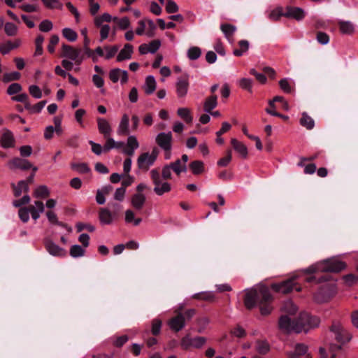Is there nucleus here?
<instances>
[{"label": "nucleus", "mask_w": 358, "mask_h": 358, "mask_svg": "<svg viewBox=\"0 0 358 358\" xmlns=\"http://www.w3.org/2000/svg\"><path fill=\"white\" fill-rule=\"evenodd\" d=\"M13 189L14 195L15 196H19L23 192H27L29 191L28 182L25 180H20L17 185H13Z\"/></svg>", "instance_id": "37"}, {"label": "nucleus", "mask_w": 358, "mask_h": 358, "mask_svg": "<svg viewBox=\"0 0 358 358\" xmlns=\"http://www.w3.org/2000/svg\"><path fill=\"white\" fill-rule=\"evenodd\" d=\"M158 156V151L157 149H153L151 153L143 152L141 154L137 159V165L139 169L143 171H148L152 166Z\"/></svg>", "instance_id": "6"}, {"label": "nucleus", "mask_w": 358, "mask_h": 358, "mask_svg": "<svg viewBox=\"0 0 358 358\" xmlns=\"http://www.w3.org/2000/svg\"><path fill=\"white\" fill-rule=\"evenodd\" d=\"M294 352L296 353L300 356L304 355L306 358H311L310 355L308 353V347L304 344H296Z\"/></svg>", "instance_id": "54"}, {"label": "nucleus", "mask_w": 358, "mask_h": 358, "mask_svg": "<svg viewBox=\"0 0 358 358\" xmlns=\"http://www.w3.org/2000/svg\"><path fill=\"white\" fill-rule=\"evenodd\" d=\"M71 167L79 173H87L90 171V169L86 163L73 164Z\"/></svg>", "instance_id": "57"}, {"label": "nucleus", "mask_w": 358, "mask_h": 358, "mask_svg": "<svg viewBox=\"0 0 358 358\" xmlns=\"http://www.w3.org/2000/svg\"><path fill=\"white\" fill-rule=\"evenodd\" d=\"M44 41V37L42 35H38L36 38L35 45L36 50L34 54V57L40 56L43 52V43Z\"/></svg>", "instance_id": "51"}, {"label": "nucleus", "mask_w": 358, "mask_h": 358, "mask_svg": "<svg viewBox=\"0 0 358 358\" xmlns=\"http://www.w3.org/2000/svg\"><path fill=\"white\" fill-rule=\"evenodd\" d=\"M271 299V293L268 287H261L259 289H250L247 291L244 299L245 306L251 309L255 307L257 302H260L262 299L265 301Z\"/></svg>", "instance_id": "2"}, {"label": "nucleus", "mask_w": 358, "mask_h": 358, "mask_svg": "<svg viewBox=\"0 0 358 358\" xmlns=\"http://www.w3.org/2000/svg\"><path fill=\"white\" fill-rule=\"evenodd\" d=\"M156 143L162 150H171L173 136L171 131L160 132L155 138Z\"/></svg>", "instance_id": "11"}, {"label": "nucleus", "mask_w": 358, "mask_h": 358, "mask_svg": "<svg viewBox=\"0 0 358 358\" xmlns=\"http://www.w3.org/2000/svg\"><path fill=\"white\" fill-rule=\"evenodd\" d=\"M45 215H46V217H47L48 221L50 223L63 227L65 229H66L69 232H71L72 231L71 227H68L66 224H65L58 220L57 215L54 211L48 210L46 212Z\"/></svg>", "instance_id": "31"}, {"label": "nucleus", "mask_w": 358, "mask_h": 358, "mask_svg": "<svg viewBox=\"0 0 358 358\" xmlns=\"http://www.w3.org/2000/svg\"><path fill=\"white\" fill-rule=\"evenodd\" d=\"M28 208L29 209L32 219L34 220H37L40 217L41 214L45 210L44 204L41 201H35L34 205L29 206Z\"/></svg>", "instance_id": "23"}, {"label": "nucleus", "mask_w": 358, "mask_h": 358, "mask_svg": "<svg viewBox=\"0 0 358 358\" xmlns=\"http://www.w3.org/2000/svg\"><path fill=\"white\" fill-rule=\"evenodd\" d=\"M62 57L73 61L76 64H80L84 60V55L80 48H76L69 45L63 43L62 45Z\"/></svg>", "instance_id": "4"}, {"label": "nucleus", "mask_w": 358, "mask_h": 358, "mask_svg": "<svg viewBox=\"0 0 358 358\" xmlns=\"http://www.w3.org/2000/svg\"><path fill=\"white\" fill-rule=\"evenodd\" d=\"M250 43L247 40H241L238 41V48L234 49L233 55L236 57H241L245 55L249 50Z\"/></svg>", "instance_id": "30"}, {"label": "nucleus", "mask_w": 358, "mask_h": 358, "mask_svg": "<svg viewBox=\"0 0 358 358\" xmlns=\"http://www.w3.org/2000/svg\"><path fill=\"white\" fill-rule=\"evenodd\" d=\"M298 324L299 327H301V332H308L310 329L318 327L320 320L318 317L312 316L308 313H301L298 319Z\"/></svg>", "instance_id": "5"}, {"label": "nucleus", "mask_w": 358, "mask_h": 358, "mask_svg": "<svg viewBox=\"0 0 358 358\" xmlns=\"http://www.w3.org/2000/svg\"><path fill=\"white\" fill-rule=\"evenodd\" d=\"M69 252L73 258H78L84 256L85 250L79 245H73L71 247Z\"/></svg>", "instance_id": "47"}, {"label": "nucleus", "mask_w": 358, "mask_h": 358, "mask_svg": "<svg viewBox=\"0 0 358 358\" xmlns=\"http://www.w3.org/2000/svg\"><path fill=\"white\" fill-rule=\"evenodd\" d=\"M298 322L292 320L288 315H282L279 319V328L286 333H301V327L297 326Z\"/></svg>", "instance_id": "7"}, {"label": "nucleus", "mask_w": 358, "mask_h": 358, "mask_svg": "<svg viewBox=\"0 0 358 358\" xmlns=\"http://www.w3.org/2000/svg\"><path fill=\"white\" fill-rule=\"evenodd\" d=\"M108 76L113 83L120 82L121 85H124L129 80L127 71L119 68L111 69L109 71Z\"/></svg>", "instance_id": "12"}, {"label": "nucleus", "mask_w": 358, "mask_h": 358, "mask_svg": "<svg viewBox=\"0 0 358 358\" xmlns=\"http://www.w3.org/2000/svg\"><path fill=\"white\" fill-rule=\"evenodd\" d=\"M176 93L177 97L180 99H184L187 95L189 87V76L185 74L177 78L175 83Z\"/></svg>", "instance_id": "9"}, {"label": "nucleus", "mask_w": 358, "mask_h": 358, "mask_svg": "<svg viewBox=\"0 0 358 358\" xmlns=\"http://www.w3.org/2000/svg\"><path fill=\"white\" fill-rule=\"evenodd\" d=\"M217 105V97L212 95L208 97L203 103V110L206 113H210Z\"/></svg>", "instance_id": "32"}, {"label": "nucleus", "mask_w": 358, "mask_h": 358, "mask_svg": "<svg viewBox=\"0 0 358 358\" xmlns=\"http://www.w3.org/2000/svg\"><path fill=\"white\" fill-rule=\"evenodd\" d=\"M230 333L233 336L240 338H243L246 336L245 330L239 325H238L236 327H234V329H232L231 330Z\"/></svg>", "instance_id": "63"}, {"label": "nucleus", "mask_w": 358, "mask_h": 358, "mask_svg": "<svg viewBox=\"0 0 358 358\" xmlns=\"http://www.w3.org/2000/svg\"><path fill=\"white\" fill-rule=\"evenodd\" d=\"M145 195L143 193H136L131 197V205L136 210H141L143 207L145 202Z\"/></svg>", "instance_id": "27"}, {"label": "nucleus", "mask_w": 358, "mask_h": 358, "mask_svg": "<svg viewBox=\"0 0 358 358\" xmlns=\"http://www.w3.org/2000/svg\"><path fill=\"white\" fill-rule=\"evenodd\" d=\"M338 350L331 345L327 348L321 347L319 349L320 358H334V352Z\"/></svg>", "instance_id": "34"}, {"label": "nucleus", "mask_w": 358, "mask_h": 358, "mask_svg": "<svg viewBox=\"0 0 358 358\" xmlns=\"http://www.w3.org/2000/svg\"><path fill=\"white\" fill-rule=\"evenodd\" d=\"M18 28L12 22H6L4 25L5 33L9 36H13L17 34Z\"/></svg>", "instance_id": "56"}, {"label": "nucleus", "mask_w": 358, "mask_h": 358, "mask_svg": "<svg viewBox=\"0 0 358 358\" xmlns=\"http://www.w3.org/2000/svg\"><path fill=\"white\" fill-rule=\"evenodd\" d=\"M127 148L122 150L124 155L131 157L134 155L135 150L139 148V143L134 135H130L127 140Z\"/></svg>", "instance_id": "18"}, {"label": "nucleus", "mask_w": 358, "mask_h": 358, "mask_svg": "<svg viewBox=\"0 0 358 358\" xmlns=\"http://www.w3.org/2000/svg\"><path fill=\"white\" fill-rule=\"evenodd\" d=\"M169 166L171 167L173 171L178 176L187 171V165L182 164V161L180 159H177L176 162L169 164Z\"/></svg>", "instance_id": "40"}, {"label": "nucleus", "mask_w": 358, "mask_h": 358, "mask_svg": "<svg viewBox=\"0 0 358 358\" xmlns=\"http://www.w3.org/2000/svg\"><path fill=\"white\" fill-rule=\"evenodd\" d=\"M62 36L69 41L74 42L78 38L77 33L71 28H64L62 31Z\"/></svg>", "instance_id": "46"}, {"label": "nucleus", "mask_w": 358, "mask_h": 358, "mask_svg": "<svg viewBox=\"0 0 358 358\" xmlns=\"http://www.w3.org/2000/svg\"><path fill=\"white\" fill-rule=\"evenodd\" d=\"M220 29L223 32L224 36L229 42H231L230 37L232 36L236 31V27L231 24H222L220 26Z\"/></svg>", "instance_id": "38"}, {"label": "nucleus", "mask_w": 358, "mask_h": 358, "mask_svg": "<svg viewBox=\"0 0 358 358\" xmlns=\"http://www.w3.org/2000/svg\"><path fill=\"white\" fill-rule=\"evenodd\" d=\"M171 189V184L167 182H159L154 187V192L158 196H162L165 193L169 192Z\"/></svg>", "instance_id": "29"}, {"label": "nucleus", "mask_w": 358, "mask_h": 358, "mask_svg": "<svg viewBox=\"0 0 358 358\" xmlns=\"http://www.w3.org/2000/svg\"><path fill=\"white\" fill-rule=\"evenodd\" d=\"M231 143L236 152H237L240 156L243 158H246L248 156V148L241 142L238 141L236 138H232Z\"/></svg>", "instance_id": "28"}, {"label": "nucleus", "mask_w": 358, "mask_h": 358, "mask_svg": "<svg viewBox=\"0 0 358 358\" xmlns=\"http://www.w3.org/2000/svg\"><path fill=\"white\" fill-rule=\"evenodd\" d=\"M142 220L141 218H135L134 213L131 210H127L125 212V222L127 223L133 222L134 225L138 226Z\"/></svg>", "instance_id": "52"}, {"label": "nucleus", "mask_w": 358, "mask_h": 358, "mask_svg": "<svg viewBox=\"0 0 358 358\" xmlns=\"http://www.w3.org/2000/svg\"><path fill=\"white\" fill-rule=\"evenodd\" d=\"M45 247L48 253L55 257H62L66 255V251L57 245L51 240H46L45 242Z\"/></svg>", "instance_id": "14"}, {"label": "nucleus", "mask_w": 358, "mask_h": 358, "mask_svg": "<svg viewBox=\"0 0 358 358\" xmlns=\"http://www.w3.org/2000/svg\"><path fill=\"white\" fill-rule=\"evenodd\" d=\"M331 331L338 342L337 344L331 345L336 349H341L343 344L350 341L352 338V334L339 322L332 324Z\"/></svg>", "instance_id": "3"}, {"label": "nucleus", "mask_w": 358, "mask_h": 358, "mask_svg": "<svg viewBox=\"0 0 358 358\" xmlns=\"http://www.w3.org/2000/svg\"><path fill=\"white\" fill-rule=\"evenodd\" d=\"M157 83L153 76H148L145 78L143 88L146 94H152L156 90Z\"/></svg>", "instance_id": "26"}, {"label": "nucleus", "mask_w": 358, "mask_h": 358, "mask_svg": "<svg viewBox=\"0 0 358 358\" xmlns=\"http://www.w3.org/2000/svg\"><path fill=\"white\" fill-rule=\"evenodd\" d=\"M177 114L187 123H190L193 120V117L191 115L189 109L187 108H178Z\"/></svg>", "instance_id": "45"}, {"label": "nucleus", "mask_w": 358, "mask_h": 358, "mask_svg": "<svg viewBox=\"0 0 358 358\" xmlns=\"http://www.w3.org/2000/svg\"><path fill=\"white\" fill-rule=\"evenodd\" d=\"M129 133V117L126 113L123 114L119 122L117 134L119 136H125Z\"/></svg>", "instance_id": "20"}, {"label": "nucleus", "mask_w": 358, "mask_h": 358, "mask_svg": "<svg viewBox=\"0 0 358 358\" xmlns=\"http://www.w3.org/2000/svg\"><path fill=\"white\" fill-rule=\"evenodd\" d=\"M282 16L285 17V12L282 7H277L271 10L268 14V18L272 21H278Z\"/></svg>", "instance_id": "48"}, {"label": "nucleus", "mask_w": 358, "mask_h": 358, "mask_svg": "<svg viewBox=\"0 0 358 358\" xmlns=\"http://www.w3.org/2000/svg\"><path fill=\"white\" fill-rule=\"evenodd\" d=\"M300 124L307 129H312L315 126L313 119L310 117L306 112L302 113V117L300 119Z\"/></svg>", "instance_id": "39"}, {"label": "nucleus", "mask_w": 358, "mask_h": 358, "mask_svg": "<svg viewBox=\"0 0 358 358\" xmlns=\"http://www.w3.org/2000/svg\"><path fill=\"white\" fill-rule=\"evenodd\" d=\"M306 16V11L299 7L287 6L285 17L294 19L297 21L302 20Z\"/></svg>", "instance_id": "15"}, {"label": "nucleus", "mask_w": 358, "mask_h": 358, "mask_svg": "<svg viewBox=\"0 0 358 358\" xmlns=\"http://www.w3.org/2000/svg\"><path fill=\"white\" fill-rule=\"evenodd\" d=\"M206 342L204 337L196 336L191 338L189 335L184 336L180 342L181 347L187 350L190 348H201Z\"/></svg>", "instance_id": "10"}, {"label": "nucleus", "mask_w": 358, "mask_h": 358, "mask_svg": "<svg viewBox=\"0 0 358 358\" xmlns=\"http://www.w3.org/2000/svg\"><path fill=\"white\" fill-rule=\"evenodd\" d=\"M96 121L99 131L103 134L105 138L110 136L112 129L108 121L103 117H98Z\"/></svg>", "instance_id": "24"}, {"label": "nucleus", "mask_w": 358, "mask_h": 358, "mask_svg": "<svg viewBox=\"0 0 358 358\" xmlns=\"http://www.w3.org/2000/svg\"><path fill=\"white\" fill-rule=\"evenodd\" d=\"M296 276L294 275L291 278L285 280L282 282L273 284L271 285V287L274 291L282 294H287L292 292L294 289H295L297 292H300L301 290V287L296 286Z\"/></svg>", "instance_id": "8"}, {"label": "nucleus", "mask_w": 358, "mask_h": 358, "mask_svg": "<svg viewBox=\"0 0 358 358\" xmlns=\"http://www.w3.org/2000/svg\"><path fill=\"white\" fill-rule=\"evenodd\" d=\"M272 301V296L271 295V299L267 301H265L264 299H262L259 302V308H260V312H261V314L263 315H268L273 308L272 306H271L270 304V302Z\"/></svg>", "instance_id": "44"}, {"label": "nucleus", "mask_w": 358, "mask_h": 358, "mask_svg": "<svg viewBox=\"0 0 358 358\" xmlns=\"http://www.w3.org/2000/svg\"><path fill=\"white\" fill-rule=\"evenodd\" d=\"M282 310L290 315H294L297 311L296 306L293 303L292 301H286L282 308Z\"/></svg>", "instance_id": "49"}, {"label": "nucleus", "mask_w": 358, "mask_h": 358, "mask_svg": "<svg viewBox=\"0 0 358 358\" xmlns=\"http://www.w3.org/2000/svg\"><path fill=\"white\" fill-rule=\"evenodd\" d=\"M189 169L194 175H199L203 172V162L199 160L194 161L189 164Z\"/></svg>", "instance_id": "41"}, {"label": "nucleus", "mask_w": 358, "mask_h": 358, "mask_svg": "<svg viewBox=\"0 0 358 358\" xmlns=\"http://www.w3.org/2000/svg\"><path fill=\"white\" fill-rule=\"evenodd\" d=\"M134 52L133 46L127 43L124 45V48L119 52L117 55V62H121L124 60H129L132 57Z\"/></svg>", "instance_id": "22"}, {"label": "nucleus", "mask_w": 358, "mask_h": 358, "mask_svg": "<svg viewBox=\"0 0 358 358\" xmlns=\"http://www.w3.org/2000/svg\"><path fill=\"white\" fill-rule=\"evenodd\" d=\"M345 268V264L336 257L317 262L304 269L306 273L316 272H339Z\"/></svg>", "instance_id": "1"}, {"label": "nucleus", "mask_w": 358, "mask_h": 358, "mask_svg": "<svg viewBox=\"0 0 358 358\" xmlns=\"http://www.w3.org/2000/svg\"><path fill=\"white\" fill-rule=\"evenodd\" d=\"M239 86L243 89L246 90L249 92H252V80L250 78H241L238 81Z\"/></svg>", "instance_id": "61"}, {"label": "nucleus", "mask_w": 358, "mask_h": 358, "mask_svg": "<svg viewBox=\"0 0 358 358\" xmlns=\"http://www.w3.org/2000/svg\"><path fill=\"white\" fill-rule=\"evenodd\" d=\"M169 326L175 331H180L185 326V317L182 314L178 315L169 320Z\"/></svg>", "instance_id": "21"}, {"label": "nucleus", "mask_w": 358, "mask_h": 358, "mask_svg": "<svg viewBox=\"0 0 358 358\" xmlns=\"http://www.w3.org/2000/svg\"><path fill=\"white\" fill-rule=\"evenodd\" d=\"M44 6L50 9L62 8V4L59 0H41Z\"/></svg>", "instance_id": "58"}, {"label": "nucleus", "mask_w": 358, "mask_h": 358, "mask_svg": "<svg viewBox=\"0 0 358 358\" xmlns=\"http://www.w3.org/2000/svg\"><path fill=\"white\" fill-rule=\"evenodd\" d=\"M255 347L257 352L262 355L266 354L270 350V345L266 341H257Z\"/></svg>", "instance_id": "50"}, {"label": "nucleus", "mask_w": 358, "mask_h": 358, "mask_svg": "<svg viewBox=\"0 0 358 358\" xmlns=\"http://www.w3.org/2000/svg\"><path fill=\"white\" fill-rule=\"evenodd\" d=\"M113 21L117 22L119 28L122 30H125L130 27V21L127 17H124L118 19L117 17H113Z\"/></svg>", "instance_id": "55"}, {"label": "nucleus", "mask_w": 358, "mask_h": 358, "mask_svg": "<svg viewBox=\"0 0 358 358\" xmlns=\"http://www.w3.org/2000/svg\"><path fill=\"white\" fill-rule=\"evenodd\" d=\"M334 292L333 286L324 285L314 294V300L317 303H324L331 297Z\"/></svg>", "instance_id": "13"}, {"label": "nucleus", "mask_w": 358, "mask_h": 358, "mask_svg": "<svg viewBox=\"0 0 358 358\" xmlns=\"http://www.w3.org/2000/svg\"><path fill=\"white\" fill-rule=\"evenodd\" d=\"M340 31L343 34L351 35L355 31V24L348 20H339L338 21Z\"/></svg>", "instance_id": "25"}, {"label": "nucleus", "mask_w": 358, "mask_h": 358, "mask_svg": "<svg viewBox=\"0 0 358 358\" xmlns=\"http://www.w3.org/2000/svg\"><path fill=\"white\" fill-rule=\"evenodd\" d=\"M119 50V46L117 45H106L104 46V59L106 60L110 59L115 55H117Z\"/></svg>", "instance_id": "42"}, {"label": "nucleus", "mask_w": 358, "mask_h": 358, "mask_svg": "<svg viewBox=\"0 0 358 358\" xmlns=\"http://www.w3.org/2000/svg\"><path fill=\"white\" fill-rule=\"evenodd\" d=\"M316 40L321 45H327L329 42V36L324 32L319 31L317 34Z\"/></svg>", "instance_id": "64"}, {"label": "nucleus", "mask_w": 358, "mask_h": 358, "mask_svg": "<svg viewBox=\"0 0 358 358\" xmlns=\"http://www.w3.org/2000/svg\"><path fill=\"white\" fill-rule=\"evenodd\" d=\"M192 298L206 301H212L215 299V296L213 292L207 291L196 293L192 295Z\"/></svg>", "instance_id": "36"}, {"label": "nucleus", "mask_w": 358, "mask_h": 358, "mask_svg": "<svg viewBox=\"0 0 358 358\" xmlns=\"http://www.w3.org/2000/svg\"><path fill=\"white\" fill-rule=\"evenodd\" d=\"M20 45V40H15L14 42L8 41L0 44V52L3 54H8L11 50L17 48Z\"/></svg>", "instance_id": "33"}, {"label": "nucleus", "mask_w": 358, "mask_h": 358, "mask_svg": "<svg viewBox=\"0 0 358 358\" xmlns=\"http://www.w3.org/2000/svg\"><path fill=\"white\" fill-rule=\"evenodd\" d=\"M201 55V50L199 47H191L187 52V57L190 60H196L200 57Z\"/></svg>", "instance_id": "53"}, {"label": "nucleus", "mask_w": 358, "mask_h": 358, "mask_svg": "<svg viewBox=\"0 0 358 358\" xmlns=\"http://www.w3.org/2000/svg\"><path fill=\"white\" fill-rule=\"evenodd\" d=\"M50 195V190L45 185H40L37 187L33 193L34 197L36 199H44Z\"/></svg>", "instance_id": "35"}, {"label": "nucleus", "mask_w": 358, "mask_h": 358, "mask_svg": "<svg viewBox=\"0 0 358 358\" xmlns=\"http://www.w3.org/2000/svg\"><path fill=\"white\" fill-rule=\"evenodd\" d=\"M8 166L10 169H21L27 170L32 168L31 164L27 159H21L19 157L13 158L8 163Z\"/></svg>", "instance_id": "16"}, {"label": "nucleus", "mask_w": 358, "mask_h": 358, "mask_svg": "<svg viewBox=\"0 0 358 358\" xmlns=\"http://www.w3.org/2000/svg\"><path fill=\"white\" fill-rule=\"evenodd\" d=\"M117 216V213L111 212L106 208H102L99 210V218L101 224H111Z\"/></svg>", "instance_id": "17"}, {"label": "nucleus", "mask_w": 358, "mask_h": 358, "mask_svg": "<svg viewBox=\"0 0 358 358\" xmlns=\"http://www.w3.org/2000/svg\"><path fill=\"white\" fill-rule=\"evenodd\" d=\"M53 28L52 22L49 20H43L39 24V29L43 32H48Z\"/></svg>", "instance_id": "62"}, {"label": "nucleus", "mask_w": 358, "mask_h": 358, "mask_svg": "<svg viewBox=\"0 0 358 358\" xmlns=\"http://www.w3.org/2000/svg\"><path fill=\"white\" fill-rule=\"evenodd\" d=\"M92 81L94 85L100 89V92L103 94L105 92V90L103 89L104 85V80L102 77L97 74H94L92 76Z\"/></svg>", "instance_id": "59"}, {"label": "nucleus", "mask_w": 358, "mask_h": 358, "mask_svg": "<svg viewBox=\"0 0 358 358\" xmlns=\"http://www.w3.org/2000/svg\"><path fill=\"white\" fill-rule=\"evenodd\" d=\"M1 146L3 148H10L15 145V139L11 131L4 130L0 139Z\"/></svg>", "instance_id": "19"}, {"label": "nucleus", "mask_w": 358, "mask_h": 358, "mask_svg": "<svg viewBox=\"0 0 358 358\" xmlns=\"http://www.w3.org/2000/svg\"><path fill=\"white\" fill-rule=\"evenodd\" d=\"M29 92L31 96L35 99H41L43 96L42 90L36 85H32L29 87Z\"/></svg>", "instance_id": "60"}, {"label": "nucleus", "mask_w": 358, "mask_h": 358, "mask_svg": "<svg viewBox=\"0 0 358 358\" xmlns=\"http://www.w3.org/2000/svg\"><path fill=\"white\" fill-rule=\"evenodd\" d=\"M89 53V57L92 58L93 62H97L99 57H103L105 55L104 47H97L94 51L92 50H87Z\"/></svg>", "instance_id": "43"}]
</instances>
